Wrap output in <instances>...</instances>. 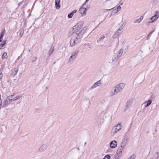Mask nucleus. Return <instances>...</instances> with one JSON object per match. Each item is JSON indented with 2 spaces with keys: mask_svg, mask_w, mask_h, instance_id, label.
<instances>
[{
  "mask_svg": "<svg viewBox=\"0 0 159 159\" xmlns=\"http://www.w3.org/2000/svg\"><path fill=\"white\" fill-rule=\"evenodd\" d=\"M61 0H55V5L57 9H60L61 5L59 4Z\"/></svg>",
  "mask_w": 159,
  "mask_h": 159,
  "instance_id": "f3484780",
  "label": "nucleus"
},
{
  "mask_svg": "<svg viewBox=\"0 0 159 159\" xmlns=\"http://www.w3.org/2000/svg\"><path fill=\"white\" fill-rule=\"evenodd\" d=\"M24 31L23 30H21L20 31L19 36L20 37H22L23 35Z\"/></svg>",
  "mask_w": 159,
  "mask_h": 159,
  "instance_id": "bb28decb",
  "label": "nucleus"
},
{
  "mask_svg": "<svg viewBox=\"0 0 159 159\" xmlns=\"http://www.w3.org/2000/svg\"><path fill=\"white\" fill-rule=\"evenodd\" d=\"M78 52L79 51L78 50H75L72 53L71 56L68 60L69 62L75 59L78 54Z\"/></svg>",
  "mask_w": 159,
  "mask_h": 159,
  "instance_id": "39448f33",
  "label": "nucleus"
},
{
  "mask_svg": "<svg viewBox=\"0 0 159 159\" xmlns=\"http://www.w3.org/2000/svg\"><path fill=\"white\" fill-rule=\"evenodd\" d=\"M123 27L122 26V25L115 33H116L118 36L120 35L122 33V30L123 29Z\"/></svg>",
  "mask_w": 159,
  "mask_h": 159,
  "instance_id": "a211bd4d",
  "label": "nucleus"
},
{
  "mask_svg": "<svg viewBox=\"0 0 159 159\" xmlns=\"http://www.w3.org/2000/svg\"><path fill=\"white\" fill-rule=\"evenodd\" d=\"M123 49H120L116 52L114 54V56L115 57H116V58H119L121 56L122 54L123 53Z\"/></svg>",
  "mask_w": 159,
  "mask_h": 159,
  "instance_id": "1a4fd4ad",
  "label": "nucleus"
},
{
  "mask_svg": "<svg viewBox=\"0 0 159 159\" xmlns=\"http://www.w3.org/2000/svg\"><path fill=\"white\" fill-rule=\"evenodd\" d=\"M2 102L1 98H0V109L1 108Z\"/></svg>",
  "mask_w": 159,
  "mask_h": 159,
  "instance_id": "4c0bfd02",
  "label": "nucleus"
},
{
  "mask_svg": "<svg viewBox=\"0 0 159 159\" xmlns=\"http://www.w3.org/2000/svg\"><path fill=\"white\" fill-rule=\"evenodd\" d=\"M116 11H113V12L114 13V12H116Z\"/></svg>",
  "mask_w": 159,
  "mask_h": 159,
  "instance_id": "09e8293b",
  "label": "nucleus"
},
{
  "mask_svg": "<svg viewBox=\"0 0 159 159\" xmlns=\"http://www.w3.org/2000/svg\"><path fill=\"white\" fill-rule=\"evenodd\" d=\"M136 157L135 155H133L131 156L128 159H135Z\"/></svg>",
  "mask_w": 159,
  "mask_h": 159,
  "instance_id": "c756f323",
  "label": "nucleus"
},
{
  "mask_svg": "<svg viewBox=\"0 0 159 159\" xmlns=\"http://www.w3.org/2000/svg\"><path fill=\"white\" fill-rule=\"evenodd\" d=\"M102 84V80H98L90 87V89H94L97 87L99 86Z\"/></svg>",
  "mask_w": 159,
  "mask_h": 159,
  "instance_id": "0eeeda50",
  "label": "nucleus"
},
{
  "mask_svg": "<svg viewBox=\"0 0 159 159\" xmlns=\"http://www.w3.org/2000/svg\"><path fill=\"white\" fill-rule=\"evenodd\" d=\"M156 158L155 159H159V150L157 152L156 155Z\"/></svg>",
  "mask_w": 159,
  "mask_h": 159,
  "instance_id": "c85d7f7f",
  "label": "nucleus"
},
{
  "mask_svg": "<svg viewBox=\"0 0 159 159\" xmlns=\"http://www.w3.org/2000/svg\"><path fill=\"white\" fill-rule=\"evenodd\" d=\"M118 93L115 87H114L112 88L111 91L110 93V95L111 96H112L115 95Z\"/></svg>",
  "mask_w": 159,
  "mask_h": 159,
  "instance_id": "9d476101",
  "label": "nucleus"
},
{
  "mask_svg": "<svg viewBox=\"0 0 159 159\" xmlns=\"http://www.w3.org/2000/svg\"><path fill=\"white\" fill-rule=\"evenodd\" d=\"M143 19V16H141L139 18L135 20L134 21V23H139L142 21Z\"/></svg>",
  "mask_w": 159,
  "mask_h": 159,
  "instance_id": "4be33fe9",
  "label": "nucleus"
},
{
  "mask_svg": "<svg viewBox=\"0 0 159 159\" xmlns=\"http://www.w3.org/2000/svg\"><path fill=\"white\" fill-rule=\"evenodd\" d=\"M121 9V7L120 6H118L117 8L115 10H114L113 11H116V12H114V13H116L117 12H118Z\"/></svg>",
  "mask_w": 159,
  "mask_h": 159,
  "instance_id": "393cba45",
  "label": "nucleus"
},
{
  "mask_svg": "<svg viewBox=\"0 0 159 159\" xmlns=\"http://www.w3.org/2000/svg\"><path fill=\"white\" fill-rule=\"evenodd\" d=\"M2 39H1V37H0V42L2 41Z\"/></svg>",
  "mask_w": 159,
  "mask_h": 159,
  "instance_id": "c03bdc74",
  "label": "nucleus"
},
{
  "mask_svg": "<svg viewBox=\"0 0 159 159\" xmlns=\"http://www.w3.org/2000/svg\"><path fill=\"white\" fill-rule=\"evenodd\" d=\"M150 23L148 21V22H147L146 23V25H149Z\"/></svg>",
  "mask_w": 159,
  "mask_h": 159,
  "instance_id": "58836bf2",
  "label": "nucleus"
},
{
  "mask_svg": "<svg viewBox=\"0 0 159 159\" xmlns=\"http://www.w3.org/2000/svg\"><path fill=\"white\" fill-rule=\"evenodd\" d=\"M79 39L76 36H73V34L72 35L70 41V45L72 47L75 46V43H77V40Z\"/></svg>",
  "mask_w": 159,
  "mask_h": 159,
  "instance_id": "7ed1b4c3",
  "label": "nucleus"
},
{
  "mask_svg": "<svg viewBox=\"0 0 159 159\" xmlns=\"http://www.w3.org/2000/svg\"><path fill=\"white\" fill-rule=\"evenodd\" d=\"M154 31V30H153L152 31H151L149 34H150L151 35V34H152Z\"/></svg>",
  "mask_w": 159,
  "mask_h": 159,
  "instance_id": "37998d69",
  "label": "nucleus"
},
{
  "mask_svg": "<svg viewBox=\"0 0 159 159\" xmlns=\"http://www.w3.org/2000/svg\"><path fill=\"white\" fill-rule=\"evenodd\" d=\"M37 59V57H34L33 59L32 60V61L33 62H34L35 61H36Z\"/></svg>",
  "mask_w": 159,
  "mask_h": 159,
  "instance_id": "72a5a7b5",
  "label": "nucleus"
},
{
  "mask_svg": "<svg viewBox=\"0 0 159 159\" xmlns=\"http://www.w3.org/2000/svg\"><path fill=\"white\" fill-rule=\"evenodd\" d=\"M7 40H4L0 44V49L2 48L6 43Z\"/></svg>",
  "mask_w": 159,
  "mask_h": 159,
  "instance_id": "b1692460",
  "label": "nucleus"
},
{
  "mask_svg": "<svg viewBox=\"0 0 159 159\" xmlns=\"http://www.w3.org/2000/svg\"><path fill=\"white\" fill-rule=\"evenodd\" d=\"M105 38V36H102L101 37L100 39H103Z\"/></svg>",
  "mask_w": 159,
  "mask_h": 159,
  "instance_id": "a19ab883",
  "label": "nucleus"
},
{
  "mask_svg": "<svg viewBox=\"0 0 159 159\" xmlns=\"http://www.w3.org/2000/svg\"><path fill=\"white\" fill-rule=\"evenodd\" d=\"M110 146L111 148H116L117 146V143L115 140L111 141L110 144Z\"/></svg>",
  "mask_w": 159,
  "mask_h": 159,
  "instance_id": "ddd939ff",
  "label": "nucleus"
},
{
  "mask_svg": "<svg viewBox=\"0 0 159 159\" xmlns=\"http://www.w3.org/2000/svg\"><path fill=\"white\" fill-rule=\"evenodd\" d=\"M18 71V69L17 68H15L12 70V73H11V75L12 76H15L17 74Z\"/></svg>",
  "mask_w": 159,
  "mask_h": 159,
  "instance_id": "aec40b11",
  "label": "nucleus"
},
{
  "mask_svg": "<svg viewBox=\"0 0 159 159\" xmlns=\"http://www.w3.org/2000/svg\"><path fill=\"white\" fill-rule=\"evenodd\" d=\"M10 100H9L8 98L7 97L3 102L2 104L3 107H7L10 103Z\"/></svg>",
  "mask_w": 159,
  "mask_h": 159,
  "instance_id": "f8f14e48",
  "label": "nucleus"
},
{
  "mask_svg": "<svg viewBox=\"0 0 159 159\" xmlns=\"http://www.w3.org/2000/svg\"><path fill=\"white\" fill-rule=\"evenodd\" d=\"M107 1H109V0H106Z\"/></svg>",
  "mask_w": 159,
  "mask_h": 159,
  "instance_id": "8fccbe9b",
  "label": "nucleus"
},
{
  "mask_svg": "<svg viewBox=\"0 0 159 159\" xmlns=\"http://www.w3.org/2000/svg\"><path fill=\"white\" fill-rule=\"evenodd\" d=\"M123 141L124 143H122L121 146L118 149L113 159H119L122 155L123 152L124 150V148L126 143L127 142V139H124Z\"/></svg>",
  "mask_w": 159,
  "mask_h": 159,
  "instance_id": "f257e3e1",
  "label": "nucleus"
},
{
  "mask_svg": "<svg viewBox=\"0 0 159 159\" xmlns=\"http://www.w3.org/2000/svg\"><path fill=\"white\" fill-rule=\"evenodd\" d=\"M119 131L118 129L114 126L113 128L111 130V133L113 135H114L116 133Z\"/></svg>",
  "mask_w": 159,
  "mask_h": 159,
  "instance_id": "412c9836",
  "label": "nucleus"
},
{
  "mask_svg": "<svg viewBox=\"0 0 159 159\" xmlns=\"http://www.w3.org/2000/svg\"><path fill=\"white\" fill-rule=\"evenodd\" d=\"M116 128L118 129V131H120L122 128V125H121V124L120 123H118L117 125H116L115 126Z\"/></svg>",
  "mask_w": 159,
  "mask_h": 159,
  "instance_id": "5701e85b",
  "label": "nucleus"
},
{
  "mask_svg": "<svg viewBox=\"0 0 159 159\" xmlns=\"http://www.w3.org/2000/svg\"><path fill=\"white\" fill-rule=\"evenodd\" d=\"M1 72L0 71V79H1V78L2 76V74Z\"/></svg>",
  "mask_w": 159,
  "mask_h": 159,
  "instance_id": "ea45409f",
  "label": "nucleus"
},
{
  "mask_svg": "<svg viewBox=\"0 0 159 159\" xmlns=\"http://www.w3.org/2000/svg\"><path fill=\"white\" fill-rule=\"evenodd\" d=\"M7 52H5L3 54L2 57V58L3 59H7Z\"/></svg>",
  "mask_w": 159,
  "mask_h": 159,
  "instance_id": "a878e982",
  "label": "nucleus"
},
{
  "mask_svg": "<svg viewBox=\"0 0 159 159\" xmlns=\"http://www.w3.org/2000/svg\"><path fill=\"white\" fill-rule=\"evenodd\" d=\"M155 13L156 14L151 18V19H152L154 22L159 17L158 11H156Z\"/></svg>",
  "mask_w": 159,
  "mask_h": 159,
  "instance_id": "dca6fc26",
  "label": "nucleus"
},
{
  "mask_svg": "<svg viewBox=\"0 0 159 159\" xmlns=\"http://www.w3.org/2000/svg\"><path fill=\"white\" fill-rule=\"evenodd\" d=\"M48 89V87H46V89Z\"/></svg>",
  "mask_w": 159,
  "mask_h": 159,
  "instance_id": "de8ad7c7",
  "label": "nucleus"
},
{
  "mask_svg": "<svg viewBox=\"0 0 159 159\" xmlns=\"http://www.w3.org/2000/svg\"><path fill=\"white\" fill-rule=\"evenodd\" d=\"M151 36L150 34H149L147 35V36L146 37V39L147 40L149 39H150V37Z\"/></svg>",
  "mask_w": 159,
  "mask_h": 159,
  "instance_id": "c9c22d12",
  "label": "nucleus"
},
{
  "mask_svg": "<svg viewBox=\"0 0 159 159\" xmlns=\"http://www.w3.org/2000/svg\"><path fill=\"white\" fill-rule=\"evenodd\" d=\"M148 21L149 22H150V23H153L154 22V21L152 20V19H151V18H150L149 20Z\"/></svg>",
  "mask_w": 159,
  "mask_h": 159,
  "instance_id": "e433bc0d",
  "label": "nucleus"
},
{
  "mask_svg": "<svg viewBox=\"0 0 159 159\" xmlns=\"http://www.w3.org/2000/svg\"><path fill=\"white\" fill-rule=\"evenodd\" d=\"M53 51V48H50L49 50V54L50 55H51V54L52 53Z\"/></svg>",
  "mask_w": 159,
  "mask_h": 159,
  "instance_id": "f704fd0d",
  "label": "nucleus"
},
{
  "mask_svg": "<svg viewBox=\"0 0 159 159\" xmlns=\"http://www.w3.org/2000/svg\"><path fill=\"white\" fill-rule=\"evenodd\" d=\"M89 0H86L85 1V2L84 3V4H86L87 2H88Z\"/></svg>",
  "mask_w": 159,
  "mask_h": 159,
  "instance_id": "79ce46f5",
  "label": "nucleus"
},
{
  "mask_svg": "<svg viewBox=\"0 0 159 159\" xmlns=\"http://www.w3.org/2000/svg\"><path fill=\"white\" fill-rule=\"evenodd\" d=\"M122 4H123V3H122V2H121V3L120 4V5H122Z\"/></svg>",
  "mask_w": 159,
  "mask_h": 159,
  "instance_id": "49530a36",
  "label": "nucleus"
},
{
  "mask_svg": "<svg viewBox=\"0 0 159 159\" xmlns=\"http://www.w3.org/2000/svg\"><path fill=\"white\" fill-rule=\"evenodd\" d=\"M6 33V31L5 30H3V31L2 32L1 34V35L0 37L1 39H3V37L4 35L5 34V33Z\"/></svg>",
  "mask_w": 159,
  "mask_h": 159,
  "instance_id": "cd10ccee",
  "label": "nucleus"
},
{
  "mask_svg": "<svg viewBox=\"0 0 159 159\" xmlns=\"http://www.w3.org/2000/svg\"><path fill=\"white\" fill-rule=\"evenodd\" d=\"M118 58H116V57H115L114 56V57L112 58V62H116Z\"/></svg>",
  "mask_w": 159,
  "mask_h": 159,
  "instance_id": "2f4dec72",
  "label": "nucleus"
},
{
  "mask_svg": "<svg viewBox=\"0 0 159 159\" xmlns=\"http://www.w3.org/2000/svg\"><path fill=\"white\" fill-rule=\"evenodd\" d=\"M118 36H119L116 33H115L113 35L112 37L113 39H116Z\"/></svg>",
  "mask_w": 159,
  "mask_h": 159,
  "instance_id": "473e14b6",
  "label": "nucleus"
},
{
  "mask_svg": "<svg viewBox=\"0 0 159 159\" xmlns=\"http://www.w3.org/2000/svg\"><path fill=\"white\" fill-rule=\"evenodd\" d=\"M77 11V10H74L71 13H69L68 15V17L69 18H72L73 16L75 13Z\"/></svg>",
  "mask_w": 159,
  "mask_h": 159,
  "instance_id": "6ab92c4d",
  "label": "nucleus"
},
{
  "mask_svg": "<svg viewBox=\"0 0 159 159\" xmlns=\"http://www.w3.org/2000/svg\"><path fill=\"white\" fill-rule=\"evenodd\" d=\"M47 148V146L46 144H43L40 147L38 150L40 152H42L45 151Z\"/></svg>",
  "mask_w": 159,
  "mask_h": 159,
  "instance_id": "4468645a",
  "label": "nucleus"
},
{
  "mask_svg": "<svg viewBox=\"0 0 159 159\" xmlns=\"http://www.w3.org/2000/svg\"><path fill=\"white\" fill-rule=\"evenodd\" d=\"M87 30V27H84L83 28L82 30L80 31L79 32V33L77 32L73 33V36H76V37H77L79 39H80L82 37L83 34Z\"/></svg>",
  "mask_w": 159,
  "mask_h": 159,
  "instance_id": "f03ea898",
  "label": "nucleus"
},
{
  "mask_svg": "<svg viewBox=\"0 0 159 159\" xmlns=\"http://www.w3.org/2000/svg\"><path fill=\"white\" fill-rule=\"evenodd\" d=\"M86 8L87 9V10H88L89 8V7H87Z\"/></svg>",
  "mask_w": 159,
  "mask_h": 159,
  "instance_id": "a18cd8bd",
  "label": "nucleus"
},
{
  "mask_svg": "<svg viewBox=\"0 0 159 159\" xmlns=\"http://www.w3.org/2000/svg\"><path fill=\"white\" fill-rule=\"evenodd\" d=\"M83 22H80L78 23L73 27V30H79L82 27L83 25Z\"/></svg>",
  "mask_w": 159,
  "mask_h": 159,
  "instance_id": "6e6552de",
  "label": "nucleus"
},
{
  "mask_svg": "<svg viewBox=\"0 0 159 159\" xmlns=\"http://www.w3.org/2000/svg\"><path fill=\"white\" fill-rule=\"evenodd\" d=\"M85 4H83L80 8L79 11L80 13L81 14L82 16H85L86 14V11L87 10V9L84 7V6Z\"/></svg>",
  "mask_w": 159,
  "mask_h": 159,
  "instance_id": "423d86ee",
  "label": "nucleus"
},
{
  "mask_svg": "<svg viewBox=\"0 0 159 159\" xmlns=\"http://www.w3.org/2000/svg\"><path fill=\"white\" fill-rule=\"evenodd\" d=\"M111 157L109 155H106L103 159H110Z\"/></svg>",
  "mask_w": 159,
  "mask_h": 159,
  "instance_id": "7c9ffc66",
  "label": "nucleus"
},
{
  "mask_svg": "<svg viewBox=\"0 0 159 159\" xmlns=\"http://www.w3.org/2000/svg\"><path fill=\"white\" fill-rule=\"evenodd\" d=\"M117 91L119 93L121 91L124 87V85L123 84H120L115 86Z\"/></svg>",
  "mask_w": 159,
  "mask_h": 159,
  "instance_id": "9b49d317",
  "label": "nucleus"
},
{
  "mask_svg": "<svg viewBox=\"0 0 159 159\" xmlns=\"http://www.w3.org/2000/svg\"><path fill=\"white\" fill-rule=\"evenodd\" d=\"M21 97V96L20 95H17L15 94L9 96L8 98L10 101L13 102L19 99Z\"/></svg>",
  "mask_w": 159,
  "mask_h": 159,
  "instance_id": "20e7f679",
  "label": "nucleus"
},
{
  "mask_svg": "<svg viewBox=\"0 0 159 159\" xmlns=\"http://www.w3.org/2000/svg\"><path fill=\"white\" fill-rule=\"evenodd\" d=\"M152 101L150 100H148V101H145L142 104V105H144L145 107L149 106L152 103Z\"/></svg>",
  "mask_w": 159,
  "mask_h": 159,
  "instance_id": "2eb2a0df",
  "label": "nucleus"
}]
</instances>
